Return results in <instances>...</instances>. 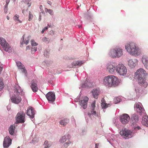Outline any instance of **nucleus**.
Listing matches in <instances>:
<instances>
[{"label":"nucleus","instance_id":"obj_1","mask_svg":"<svg viewBox=\"0 0 148 148\" xmlns=\"http://www.w3.org/2000/svg\"><path fill=\"white\" fill-rule=\"evenodd\" d=\"M145 74L146 71L142 68L138 69L135 73L139 84L145 88L148 85L145 79Z\"/></svg>","mask_w":148,"mask_h":148},{"label":"nucleus","instance_id":"obj_2","mask_svg":"<svg viewBox=\"0 0 148 148\" xmlns=\"http://www.w3.org/2000/svg\"><path fill=\"white\" fill-rule=\"evenodd\" d=\"M125 48L130 54L132 55L138 56L141 53L140 50L133 42L127 43L125 45Z\"/></svg>","mask_w":148,"mask_h":148},{"label":"nucleus","instance_id":"obj_3","mask_svg":"<svg viewBox=\"0 0 148 148\" xmlns=\"http://www.w3.org/2000/svg\"><path fill=\"white\" fill-rule=\"evenodd\" d=\"M103 84L109 87H115L118 86L119 81L116 77L112 75H109L105 77Z\"/></svg>","mask_w":148,"mask_h":148},{"label":"nucleus","instance_id":"obj_4","mask_svg":"<svg viewBox=\"0 0 148 148\" xmlns=\"http://www.w3.org/2000/svg\"><path fill=\"white\" fill-rule=\"evenodd\" d=\"M15 89L14 95L10 99L11 101L13 103L18 104L19 103L21 100V97L18 96V95L20 94H22L23 91L19 86H18L16 88L15 87Z\"/></svg>","mask_w":148,"mask_h":148},{"label":"nucleus","instance_id":"obj_5","mask_svg":"<svg viewBox=\"0 0 148 148\" xmlns=\"http://www.w3.org/2000/svg\"><path fill=\"white\" fill-rule=\"evenodd\" d=\"M122 49L119 47H116L111 49L109 53L110 56L112 58H119L123 55Z\"/></svg>","mask_w":148,"mask_h":148},{"label":"nucleus","instance_id":"obj_6","mask_svg":"<svg viewBox=\"0 0 148 148\" xmlns=\"http://www.w3.org/2000/svg\"><path fill=\"white\" fill-rule=\"evenodd\" d=\"M80 95L78 96L77 98L75 99V102H79L80 105L84 109L87 108V103L88 100V98L86 96H85L81 99H80Z\"/></svg>","mask_w":148,"mask_h":148},{"label":"nucleus","instance_id":"obj_7","mask_svg":"<svg viewBox=\"0 0 148 148\" xmlns=\"http://www.w3.org/2000/svg\"><path fill=\"white\" fill-rule=\"evenodd\" d=\"M116 71L120 75L125 76L127 73L126 67L122 64H119L116 66Z\"/></svg>","mask_w":148,"mask_h":148},{"label":"nucleus","instance_id":"obj_8","mask_svg":"<svg viewBox=\"0 0 148 148\" xmlns=\"http://www.w3.org/2000/svg\"><path fill=\"white\" fill-rule=\"evenodd\" d=\"M0 44L3 49L6 51H8V53L12 52L11 47L9 46V44L4 38L0 37Z\"/></svg>","mask_w":148,"mask_h":148},{"label":"nucleus","instance_id":"obj_9","mask_svg":"<svg viewBox=\"0 0 148 148\" xmlns=\"http://www.w3.org/2000/svg\"><path fill=\"white\" fill-rule=\"evenodd\" d=\"M25 114L23 111H20L17 114L16 117V123H23L25 122Z\"/></svg>","mask_w":148,"mask_h":148},{"label":"nucleus","instance_id":"obj_10","mask_svg":"<svg viewBox=\"0 0 148 148\" xmlns=\"http://www.w3.org/2000/svg\"><path fill=\"white\" fill-rule=\"evenodd\" d=\"M134 107L135 110L137 112L139 113L141 116L145 114V111L141 103H138L135 104Z\"/></svg>","mask_w":148,"mask_h":148},{"label":"nucleus","instance_id":"obj_11","mask_svg":"<svg viewBox=\"0 0 148 148\" xmlns=\"http://www.w3.org/2000/svg\"><path fill=\"white\" fill-rule=\"evenodd\" d=\"M116 66L114 63H108L107 65V70L111 74H113L116 71Z\"/></svg>","mask_w":148,"mask_h":148},{"label":"nucleus","instance_id":"obj_12","mask_svg":"<svg viewBox=\"0 0 148 148\" xmlns=\"http://www.w3.org/2000/svg\"><path fill=\"white\" fill-rule=\"evenodd\" d=\"M120 134L122 136L128 138H131L132 136L133 133L131 132L130 130L125 129L124 130L121 131Z\"/></svg>","mask_w":148,"mask_h":148},{"label":"nucleus","instance_id":"obj_13","mask_svg":"<svg viewBox=\"0 0 148 148\" xmlns=\"http://www.w3.org/2000/svg\"><path fill=\"white\" fill-rule=\"evenodd\" d=\"M138 117L137 115L134 114L131 115L130 121L131 125L136 126V123H138Z\"/></svg>","mask_w":148,"mask_h":148},{"label":"nucleus","instance_id":"obj_14","mask_svg":"<svg viewBox=\"0 0 148 148\" xmlns=\"http://www.w3.org/2000/svg\"><path fill=\"white\" fill-rule=\"evenodd\" d=\"M130 119V117L127 114H125L121 115L120 117V119L121 123L125 124L128 123Z\"/></svg>","mask_w":148,"mask_h":148},{"label":"nucleus","instance_id":"obj_15","mask_svg":"<svg viewBox=\"0 0 148 148\" xmlns=\"http://www.w3.org/2000/svg\"><path fill=\"white\" fill-rule=\"evenodd\" d=\"M46 97L49 101L53 102L55 100V93L51 91L47 93L46 95Z\"/></svg>","mask_w":148,"mask_h":148},{"label":"nucleus","instance_id":"obj_16","mask_svg":"<svg viewBox=\"0 0 148 148\" xmlns=\"http://www.w3.org/2000/svg\"><path fill=\"white\" fill-rule=\"evenodd\" d=\"M37 81L36 80L33 79L31 82L30 87L34 92H36L38 91V88L37 87Z\"/></svg>","mask_w":148,"mask_h":148},{"label":"nucleus","instance_id":"obj_17","mask_svg":"<svg viewBox=\"0 0 148 148\" xmlns=\"http://www.w3.org/2000/svg\"><path fill=\"white\" fill-rule=\"evenodd\" d=\"M12 139L8 136H6L4 139L3 146L4 147H9L11 144Z\"/></svg>","mask_w":148,"mask_h":148},{"label":"nucleus","instance_id":"obj_18","mask_svg":"<svg viewBox=\"0 0 148 148\" xmlns=\"http://www.w3.org/2000/svg\"><path fill=\"white\" fill-rule=\"evenodd\" d=\"M26 114L31 118L33 119L34 118L35 114V110L33 107H30V108H27Z\"/></svg>","mask_w":148,"mask_h":148},{"label":"nucleus","instance_id":"obj_19","mask_svg":"<svg viewBox=\"0 0 148 148\" xmlns=\"http://www.w3.org/2000/svg\"><path fill=\"white\" fill-rule=\"evenodd\" d=\"M16 63L18 68L21 69L22 72L25 73V75L26 76H27V71L24 65L20 61L16 62Z\"/></svg>","mask_w":148,"mask_h":148},{"label":"nucleus","instance_id":"obj_20","mask_svg":"<svg viewBox=\"0 0 148 148\" xmlns=\"http://www.w3.org/2000/svg\"><path fill=\"white\" fill-rule=\"evenodd\" d=\"M95 102L94 101L91 104L92 109L90 112H89L88 114V115L90 117H91V116H97L96 112L94 111V109L95 107Z\"/></svg>","mask_w":148,"mask_h":148},{"label":"nucleus","instance_id":"obj_21","mask_svg":"<svg viewBox=\"0 0 148 148\" xmlns=\"http://www.w3.org/2000/svg\"><path fill=\"white\" fill-rule=\"evenodd\" d=\"M137 60L136 59H130L128 61V64L131 68H133L136 65Z\"/></svg>","mask_w":148,"mask_h":148},{"label":"nucleus","instance_id":"obj_22","mask_svg":"<svg viewBox=\"0 0 148 148\" xmlns=\"http://www.w3.org/2000/svg\"><path fill=\"white\" fill-rule=\"evenodd\" d=\"M142 124L147 127L148 126V117L147 116H143L142 119Z\"/></svg>","mask_w":148,"mask_h":148},{"label":"nucleus","instance_id":"obj_23","mask_svg":"<svg viewBox=\"0 0 148 148\" xmlns=\"http://www.w3.org/2000/svg\"><path fill=\"white\" fill-rule=\"evenodd\" d=\"M92 93L95 99H97L98 96L99 94L100 91L97 89H95L92 91Z\"/></svg>","mask_w":148,"mask_h":148},{"label":"nucleus","instance_id":"obj_24","mask_svg":"<svg viewBox=\"0 0 148 148\" xmlns=\"http://www.w3.org/2000/svg\"><path fill=\"white\" fill-rule=\"evenodd\" d=\"M84 61H77L73 62L72 64L74 66H81L82 64L84 63Z\"/></svg>","mask_w":148,"mask_h":148},{"label":"nucleus","instance_id":"obj_25","mask_svg":"<svg viewBox=\"0 0 148 148\" xmlns=\"http://www.w3.org/2000/svg\"><path fill=\"white\" fill-rule=\"evenodd\" d=\"M15 128L14 126L11 125L10 126L9 129V131L10 134L13 135L14 131L15 130Z\"/></svg>","mask_w":148,"mask_h":148},{"label":"nucleus","instance_id":"obj_26","mask_svg":"<svg viewBox=\"0 0 148 148\" xmlns=\"http://www.w3.org/2000/svg\"><path fill=\"white\" fill-rule=\"evenodd\" d=\"M69 121L67 119H64L60 121V124L63 126L66 125L69 122Z\"/></svg>","mask_w":148,"mask_h":148},{"label":"nucleus","instance_id":"obj_27","mask_svg":"<svg viewBox=\"0 0 148 148\" xmlns=\"http://www.w3.org/2000/svg\"><path fill=\"white\" fill-rule=\"evenodd\" d=\"M142 61L144 65L148 64V58L145 56H143L142 58Z\"/></svg>","mask_w":148,"mask_h":148},{"label":"nucleus","instance_id":"obj_28","mask_svg":"<svg viewBox=\"0 0 148 148\" xmlns=\"http://www.w3.org/2000/svg\"><path fill=\"white\" fill-rule=\"evenodd\" d=\"M19 15L16 14L13 17V18L14 20L16 21H18L19 23H21L22 21L19 19Z\"/></svg>","mask_w":148,"mask_h":148},{"label":"nucleus","instance_id":"obj_29","mask_svg":"<svg viewBox=\"0 0 148 148\" xmlns=\"http://www.w3.org/2000/svg\"><path fill=\"white\" fill-rule=\"evenodd\" d=\"M66 136L65 135H64L62 137V138L59 141L61 143H63L66 142Z\"/></svg>","mask_w":148,"mask_h":148},{"label":"nucleus","instance_id":"obj_30","mask_svg":"<svg viewBox=\"0 0 148 148\" xmlns=\"http://www.w3.org/2000/svg\"><path fill=\"white\" fill-rule=\"evenodd\" d=\"M44 145L45 146V148H49L51 146V145L48 143V141L46 140L44 143Z\"/></svg>","mask_w":148,"mask_h":148},{"label":"nucleus","instance_id":"obj_31","mask_svg":"<svg viewBox=\"0 0 148 148\" xmlns=\"http://www.w3.org/2000/svg\"><path fill=\"white\" fill-rule=\"evenodd\" d=\"M50 54V51L48 50H46L44 52V55L47 58H49V54Z\"/></svg>","mask_w":148,"mask_h":148},{"label":"nucleus","instance_id":"obj_32","mask_svg":"<svg viewBox=\"0 0 148 148\" xmlns=\"http://www.w3.org/2000/svg\"><path fill=\"white\" fill-rule=\"evenodd\" d=\"M120 101V99L118 97H116L114 99V101L115 104H117L119 103Z\"/></svg>","mask_w":148,"mask_h":148},{"label":"nucleus","instance_id":"obj_33","mask_svg":"<svg viewBox=\"0 0 148 148\" xmlns=\"http://www.w3.org/2000/svg\"><path fill=\"white\" fill-rule=\"evenodd\" d=\"M71 143V142L70 141L67 142L63 144L62 146V148H66Z\"/></svg>","mask_w":148,"mask_h":148},{"label":"nucleus","instance_id":"obj_34","mask_svg":"<svg viewBox=\"0 0 148 148\" xmlns=\"http://www.w3.org/2000/svg\"><path fill=\"white\" fill-rule=\"evenodd\" d=\"M31 44L32 46H36L38 45L37 43L35 42L34 40L33 39H32L31 41Z\"/></svg>","mask_w":148,"mask_h":148},{"label":"nucleus","instance_id":"obj_35","mask_svg":"<svg viewBox=\"0 0 148 148\" xmlns=\"http://www.w3.org/2000/svg\"><path fill=\"white\" fill-rule=\"evenodd\" d=\"M45 10L46 12H48L51 15H52L53 14V11L51 9H48L47 8H45Z\"/></svg>","mask_w":148,"mask_h":148},{"label":"nucleus","instance_id":"obj_36","mask_svg":"<svg viewBox=\"0 0 148 148\" xmlns=\"http://www.w3.org/2000/svg\"><path fill=\"white\" fill-rule=\"evenodd\" d=\"M8 5L5 4V5L4 6V12L5 14L7 13H8Z\"/></svg>","mask_w":148,"mask_h":148},{"label":"nucleus","instance_id":"obj_37","mask_svg":"<svg viewBox=\"0 0 148 148\" xmlns=\"http://www.w3.org/2000/svg\"><path fill=\"white\" fill-rule=\"evenodd\" d=\"M135 90L136 93V94H137L138 93L140 90V88L139 87L136 86L135 88Z\"/></svg>","mask_w":148,"mask_h":148},{"label":"nucleus","instance_id":"obj_38","mask_svg":"<svg viewBox=\"0 0 148 148\" xmlns=\"http://www.w3.org/2000/svg\"><path fill=\"white\" fill-rule=\"evenodd\" d=\"M107 104L105 103H101V106L102 108H106L107 107Z\"/></svg>","mask_w":148,"mask_h":148},{"label":"nucleus","instance_id":"obj_39","mask_svg":"<svg viewBox=\"0 0 148 148\" xmlns=\"http://www.w3.org/2000/svg\"><path fill=\"white\" fill-rule=\"evenodd\" d=\"M136 126L131 125V126L134 127V129H135V130H139L140 129L141 127L140 126H138L137 123H136Z\"/></svg>","mask_w":148,"mask_h":148},{"label":"nucleus","instance_id":"obj_40","mask_svg":"<svg viewBox=\"0 0 148 148\" xmlns=\"http://www.w3.org/2000/svg\"><path fill=\"white\" fill-rule=\"evenodd\" d=\"M86 85L87 87H91L92 86V85L90 82H88L86 80Z\"/></svg>","mask_w":148,"mask_h":148},{"label":"nucleus","instance_id":"obj_41","mask_svg":"<svg viewBox=\"0 0 148 148\" xmlns=\"http://www.w3.org/2000/svg\"><path fill=\"white\" fill-rule=\"evenodd\" d=\"M42 40L43 41L45 42L48 43L49 41V38H47L46 37H45L42 39Z\"/></svg>","mask_w":148,"mask_h":148},{"label":"nucleus","instance_id":"obj_42","mask_svg":"<svg viewBox=\"0 0 148 148\" xmlns=\"http://www.w3.org/2000/svg\"><path fill=\"white\" fill-rule=\"evenodd\" d=\"M33 15L31 14V12H29L28 19L29 21H30L33 18Z\"/></svg>","mask_w":148,"mask_h":148},{"label":"nucleus","instance_id":"obj_43","mask_svg":"<svg viewBox=\"0 0 148 148\" xmlns=\"http://www.w3.org/2000/svg\"><path fill=\"white\" fill-rule=\"evenodd\" d=\"M86 80L85 81V82L84 84H82L81 87L82 88H84L87 87L86 85Z\"/></svg>","mask_w":148,"mask_h":148},{"label":"nucleus","instance_id":"obj_44","mask_svg":"<svg viewBox=\"0 0 148 148\" xmlns=\"http://www.w3.org/2000/svg\"><path fill=\"white\" fill-rule=\"evenodd\" d=\"M25 35L24 34L22 38H21V45H23L24 43H25V42L24 41V40L25 36Z\"/></svg>","mask_w":148,"mask_h":148},{"label":"nucleus","instance_id":"obj_45","mask_svg":"<svg viewBox=\"0 0 148 148\" xmlns=\"http://www.w3.org/2000/svg\"><path fill=\"white\" fill-rule=\"evenodd\" d=\"M31 37L30 36H28L27 38V40L25 41V42L24 43H25L26 45H27L29 42V40L31 38Z\"/></svg>","mask_w":148,"mask_h":148},{"label":"nucleus","instance_id":"obj_46","mask_svg":"<svg viewBox=\"0 0 148 148\" xmlns=\"http://www.w3.org/2000/svg\"><path fill=\"white\" fill-rule=\"evenodd\" d=\"M37 50V49L36 48L34 47L33 48H32L31 49V53L32 54H34L35 52H36Z\"/></svg>","mask_w":148,"mask_h":148},{"label":"nucleus","instance_id":"obj_47","mask_svg":"<svg viewBox=\"0 0 148 148\" xmlns=\"http://www.w3.org/2000/svg\"><path fill=\"white\" fill-rule=\"evenodd\" d=\"M48 29V27H45L44 29H43L42 31H41V33H43L46 30H47V29Z\"/></svg>","mask_w":148,"mask_h":148},{"label":"nucleus","instance_id":"obj_48","mask_svg":"<svg viewBox=\"0 0 148 148\" xmlns=\"http://www.w3.org/2000/svg\"><path fill=\"white\" fill-rule=\"evenodd\" d=\"M30 2L27 1L26 2V1L25 3L28 5V7H29L31 5V3Z\"/></svg>","mask_w":148,"mask_h":148},{"label":"nucleus","instance_id":"obj_49","mask_svg":"<svg viewBox=\"0 0 148 148\" xmlns=\"http://www.w3.org/2000/svg\"><path fill=\"white\" fill-rule=\"evenodd\" d=\"M85 16L86 17V18L88 19H89L91 18L90 16V15H88V14H86L85 15Z\"/></svg>","mask_w":148,"mask_h":148},{"label":"nucleus","instance_id":"obj_50","mask_svg":"<svg viewBox=\"0 0 148 148\" xmlns=\"http://www.w3.org/2000/svg\"><path fill=\"white\" fill-rule=\"evenodd\" d=\"M10 0H6V5H8Z\"/></svg>","mask_w":148,"mask_h":148},{"label":"nucleus","instance_id":"obj_51","mask_svg":"<svg viewBox=\"0 0 148 148\" xmlns=\"http://www.w3.org/2000/svg\"><path fill=\"white\" fill-rule=\"evenodd\" d=\"M38 20L39 21H40L41 20V16L40 14L39 15Z\"/></svg>","mask_w":148,"mask_h":148},{"label":"nucleus","instance_id":"obj_52","mask_svg":"<svg viewBox=\"0 0 148 148\" xmlns=\"http://www.w3.org/2000/svg\"><path fill=\"white\" fill-rule=\"evenodd\" d=\"M30 46H27L26 47V49L27 50H29L30 49Z\"/></svg>","mask_w":148,"mask_h":148},{"label":"nucleus","instance_id":"obj_53","mask_svg":"<svg viewBox=\"0 0 148 148\" xmlns=\"http://www.w3.org/2000/svg\"><path fill=\"white\" fill-rule=\"evenodd\" d=\"M144 66L146 69L148 70V64H147L146 65H144Z\"/></svg>","mask_w":148,"mask_h":148},{"label":"nucleus","instance_id":"obj_54","mask_svg":"<svg viewBox=\"0 0 148 148\" xmlns=\"http://www.w3.org/2000/svg\"><path fill=\"white\" fill-rule=\"evenodd\" d=\"M99 144L96 143L95 144V148H98V147L99 146Z\"/></svg>","mask_w":148,"mask_h":148},{"label":"nucleus","instance_id":"obj_55","mask_svg":"<svg viewBox=\"0 0 148 148\" xmlns=\"http://www.w3.org/2000/svg\"><path fill=\"white\" fill-rule=\"evenodd\" d=\"M50 34L52 35L54 33V31L53 30H52L50 32Z\"/></svg>","mask_w":148,"mask_h":148},{"label":"nucleus","instance_id":"obj_56","mask_svg":"<svg viewBox=\"0 0 148 148\" xmlns=\"http://www.w3.org/2000/svg\"><path fill=\"white\" fill-rule=\"evenodd\" d=\"M67 139H69L70 138V135L68 134L67 135Z\"/></svg>","mask_w":148,"mask_h":148},{"label":"nucleus","instance_id":"obj_57","mask_svg":"<svg viewBox=\"0 0 148 148\" xmlns=\"http://www.w3.org/2000/svg\"><path fill=\"white\" fill-rule=\"evenodd\" d=\"M72 119H73V120H74V123H75V119H74V117L73 116L72 117Z\"/></svg>","mask_w":148,"mask_h":148},{"label":"nucleus","instance_id":"obj_58","mask_svg":"<svg viewBox=\"0 0 148 148\" xmlns=\"http://www.w3.org/2000/svg\"><path fill=\"white\" fill-rule=\"evenodd\" d=\"M50 3H51V2L50 1H47V3H48L49 4V5H51V3L50 4Z\"/></svg>","mask_w":148,"mask_h":148},{"label":"nucleus","instance_id":"obj_59","mask_svg":"<svg viewBox=\"0 0 148 148\" xmlns=\"http://www.w3.org/2000/svg\"><path fill=\"white\" fill-rule=\"evenodd\" d=\"M85 132V130H82V132L83 133V134H84V133Z\"/></svg>","mask_w":148,"mask_h":148},{"label":"nucleus","instance_id":"obj_60","mask_svg":"<svg viewBox=\"0 0 148 148\" xmlns=\"http://www.w3.org/2000/svg\"><path fill=\"white\" fill-rule=\"evenodd\" d=\"M31 0H26V2L27 1L30 2Z\"/></svg>","mask_w":148,"mask_h":148},{"label":"nucleus","instance_id":"obj_61","mask_svg":"<svg viewBox=\"0 0 148 148\" xmlns=\"http://www.w3.org/2000/svg\"><path fill=\"white\" fill-rule=\"evenodd\" d=\"M7 19L8 20H9V18H9V17H8V16H7Z\"/></svg>","mask_w":148,"mask_h":148},{"label":"nucleus","instance_id":"obj_62","mask_svg":"<svg viewBox=\"0 0 148 148\" xmlns=\"http://www.w3.org/2000/svg\"><path fill=\"white\" fill-rule=\"evenodd\" d=\"M42 7V5H40V8L41 7Z\"/></svg>","mask_w":148,"mask_h":148},{"label":"nucleus","instance_id":"obj_63","mask_svg":"<svg viewBox=\"0 0 148 148\" xmlns=\"http://www.w3.org/2000/svg\"><path fill=\"white\" fill-rule=\"evenodd\" d=\"M78 27H79V28H80V27H80V26L79 25H78Z\"/></svg>","mask_w":148,"mask_h":148},{"label":"nucleus","instance_id":"obj_64","mask_svg":"<svg viewBox=\"0 0 148 148\" xmlns=\"http://www.w3.org/2000/svg\"><path fill=\"white\" fill-rule=\"evenodd\" d=\"M17 148H20V147L18 146Z\"/></svg>","mask_w":148,"mask_h":148}]
</instances>
